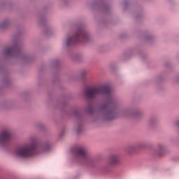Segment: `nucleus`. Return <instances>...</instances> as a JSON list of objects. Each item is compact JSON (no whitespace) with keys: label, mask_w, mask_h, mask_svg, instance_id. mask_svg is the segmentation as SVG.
Wrapping results in <instances>:
<instances>
[{"label":"nucleus","mask_w":179,"mask_h":179,"mask_svg":"<svg viewBox=\"0 0 179 179\" xmlns=\"http://www.w3.org/2000/svg\"><path fill=\"white\" fill-rule=\"evenodd\" d=\"M48 150H50V145H48L38 146L36 144H23L17 146L13 150V155L18 157L27 159L34 156V155H38V153H43V152H47Z\"/></svg>","instance_id":"obj_1"},{"label":"nucleus","mask_w":179,"mask_h":179,"mask_svg":"<svg viewBox=\"0 0 179 179\" xmlns=\"http://www.w3.org/2000/svg\"><path fill=\"white\" fill-rule=\"evenodd\" d=\"M99 94H105L106 96H108V97H110L111 94V90L110 89V86L103 85L100 87H88L85 90V96L90 100L97 97Z\"/></svg>","instance_id":"obj_2"},{"label":"nucleus","mask_w":179,"mask_h":179,"mask_svg":"<svg viewBox=\"0 0 179 179\" xmlns=\"http://www.w3.org/2000/svg\"><path fill=\"white\" fill-rule=\"evenodd\" d=\"M87 41H89V34H87L86 30L80 28L74 36L67 39L66 45L80 44V43H87Z\"/></svg>","instance_id":"obj_3"},{"label":"nucleus","mask_w":179,"mask_h":179,"mask_svg":"<svg viewBox=\"0 0 179 179\" xmlns=\"http://www.w3.org/2000/svg\"><path fill=\"white\" fill-rule=\"evenodd\" d=\"M74 155H77L78 157L83 159L85 163H89L90 162V158L87 156V152L86 149L83 147H78L74 149Z\"/></svg>","instance_id":"obj_4"},{"label":"nucleus","mask_w":179,"mask_h":179,"mask_svg":"<svg viewBox=\"0 0 179 179\" xmlns=\"http://www.w3.org/2000/svg\"><path fill=\"white\" fill-rule=\"evenodd\" d=\"M11 136L9 129L3 130L0 134V145H8L10 142Z\"/></svg>","instance_id":"obj_5"},{"label":"nucleus","mask_w":179,"mask_h":179,"mask_svg":"<svg viewBox=\"0 0 179 179\" xmlns=\"http://www.w3.org/2000/svg\"><path fill=\"white\" fill-rule=\"evenodd\" d=\"M109 104L104 105L102 108L103 111H105V119L107 121H110V120H113L114 118V112L110 110L108 108Z\"/></svg>","instance_id":"obj_6"},{"label":"nucleus","mask_w":179,"mask_h":179,"mask_svg":"<svg viewBox=\"0 0 179 179\" xmlns=\"http://www.w3.org/2000/svg\"><path fill=\"white\" fill-rule=\"evenodd\" d=\"M108 163L112 166H115V164L120 163V157L117 155H111L109 158Z\"/></svg>","instance_id":"obj_7"},{"label":"nucleus","mask_w":179,"mask_h":179,"mask_svg":"<svg viewBox=\"0 0 179 179\" xmlns=\"http://www.w3.org/2000/svg\"><path fill=\"white\" fill-rule=\"evenodd\" d=\"M17 51V48H8L6 50V55H10V54H13V52H16Z\"/></svg>","instance_id":"obj_8"}]
</instances>
